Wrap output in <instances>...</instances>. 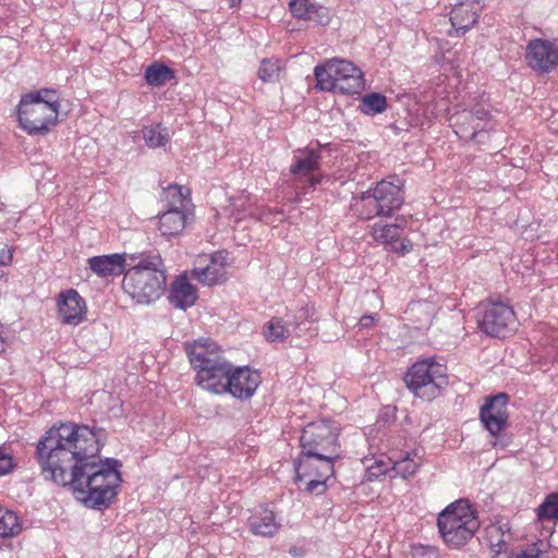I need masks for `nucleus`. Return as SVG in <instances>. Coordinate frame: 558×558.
<instances>
[{"mask_svg": "<svg viewBox=\"0 0 558 558\" xmlns=\"http://www.w3.org/2000/svg\"><path fill=\"white\" fill-rule=\"evenodd\" d=\"M411 558H439V550L435 546L414 544L411 546Z\"/></svg>", "mask_w": 558, "mask_h": 558, "instance_id": "nucleus-40", "label": "nucleus"}, {"mask_svg": "<svg viewBox=\"0 0 558 558\" xmlns=\"http://www.w3.org/2000/svg\"><path fill=\"white\" fill-rule=\"evenodd\" d=\"M469 112H472L473 119L476 122H480L482 125L487 126L489 113V105L485 102L475 104L471 109H468Z\"/></svg>", "mask_w": 558, "mask_h": 558, "instance_id": "nucleus-41", "label": "nucleus"}, {"mask_svg": "<svg viewBox=\"0 0 558 558\" xmlns=\"http://www.w3.org/2000/svg\"><path fill=\"white\" fill-rule=\"evenodd\" d=\"M12 251L3 243H0V266H8L12 262Z\"/></svg>", "mask_w": 558, "mask_h": 558, "instance_id": "nucleus-44", "label": "nucleus"}, {"mask_svg": "<svg viewBox=\"0 0 558 558\" xmlns=\"http://www.w3.org/2000/svg\"><path fill=\"white\" fill-rule=\"evenodd\" d=\"M197 296L196 287L182 275L171 283L168 299L175 308L185 311L195 304Z\"/></svg>", "mask_w": 558, "mask_h": 558, "instance_id": "nucleus-19", "label": "nucleus"}, {"mask_svg": "<svg viewBox=\"0 0 558 558\" xmlns=\"http://www.w3.org/2000/svg\"><path fill=\"white\" fill-rule=\"evenodd\" d=\"M174 77V71L160 62H154L145 70V81L150 86H162Z\"/></svg>", "mask_w": 558, "mask_h": 558, "instance_id": "nucleus-27", "label": "nucleus"}, {"mask_svg": "<svg viewBox=\"0 0 558 558\" xmlns=\"http://www.w3.org/2000/svg\"><path fill=\"white\" fill-rule=\"evenodd\" d=\"M483 8V0L459 1L450 13L451 29L449 31V35L452 36L453 33L459 35L460 32L464 34L468 29L473 27Z\"/></svg>", "mask_w": 558, "mask_h": 558, "instance_id": "nucleus-15", "label": "nucleus"}, {"mask_svg": "<svg viewBox=\"0 0 558 558\" xmlns=\"http://www.w3.org/2000/svg\"><path fill=\"white\" fill-rule=\"evenodd\" d=\"M58 312L62 323L76 326L86 316V303L74 289L62 291L57 299Z\"/></svg>", "mask_w": 558, "mask_h": 558, "instance_id": "nucleus-16", "label": "nucleus"}, {"mask_svg": "<svg viewBox=\"0 0 558 558\" xmlns=\"http://www.w3.org/2000/svg\"><path fill=\"white\" fill-rule=\"evenodd\" d=\"M490 558H514V554L509 551V547L490 550Z\"/></svg>", "mask_w": 558, "mask_h": 558, "instance_id": "nucleus-45", "label": "nucleus"}, {"mask_svg": "<svg viewBox=\"0 0 558 558\" xmlns=\"http://www.w3.org/2000/svg\"><path fill=\"white\" fill-rule=\"evenodd\" d=\"M362 463L365 468V472H366L365 476L368 481L377 480L381 475H385L392 468L391 459L385 460V458L383 456H380L378 458L365 457L362 460Z\"/></svg>", "mask_w": 558, "mask_h": 558, "instance_id": "nucleus-31", "label": "nucleus"}, {"mask_svg": "<svg viewBox=\"0 0 558 558\" xmlns=\"http://www.w3.org/2000/svg\"><path fill=\"white\" fill-rule=\"evenodd\" d=\"M478 328L490 337L505 338L515 329V314L508 304L489 302L477 319Z\"/></svg>", "mask_w": 558, "mask_h": 558, "instance_id": "nucleus-9", "label": "nucleus"}, {"mask_svg": "<svg viewBox=\"0 0 558 558\" xmlns=\"http://www.w3.org/2000/svg\"><path fill=\"white\" fill-rule=\"evenodd\" d=\"M289 8L295 19L312 21L320 25L329 22L328 9L310 0H291Z\"/></svg>", "mask_w": 558, "mask_h": 558, "instance_id": "nucleus-20", "label": "nucleus"}, {"mask_svg": "<svg viewBox=\"0 0 558 558\" xmlns=\"http://www.w3.org/2000/svg\"><path fill=\"white\" fill-rule=\"evenodd\" d=\"M185 352L191 365L197 373L198 369H203V367L215 363L217 360L223 359L217 343L209 339H199L193 343L185 344Z\"/></svg>", "mask_w": 558, "mask_h": 558, "instance_id": "nucleus-17", "label": "nucleus"}, {"mask_svg": "<svg viewBox=\"0 0 558 558\" xmlns=\"http://www.w3.org/2000/svg\"><path fill=\"white\" fill-rule=\"evenodd\" d=\"M13 469L12 457L0 450V476L8 474Z\"/></svg>", "mask_w": 558, "mask_h": 558, "instance_id": "nucleus-43", "label": "nucleus"}, {"mask_svg": "<svg viewBox=\"0 0 558 558\" xmlns=\"http://www.w3.org/2000/svg\"><path fill=\"white\" fill-rule=\"evenodd\" d=\"M329 477L311 476L299 484V488L310 494L322 495L326 490V481Z\"/></svg>", "mask_w": 558, "mask_h": 558, "instance_id": "nucleus-38", "label": "nucleus"}, {"mask_svg": "<svg viewBox=\"0 0 558 558\" xmlns=\"http://www.w3.org/2000/svg\"><path fill=\"white\" fill-rule=\"evenodd\" d=\"M190 191L183 186L173 184L169 185L165 190V198L168 204V208L178 209H191V199L189 197Z\"/></svg>", "mask_w": 558, "mask_h": 558, "instance_id": "nucleus-29", "label": "nucleus"}, {"mask_svg": "<svg viewBox=\"0 0 558 558\" xmlns=\"http://www.w3.org/2000/svg\"><path fill=\"white\" fill-rule=\"evenodd\" d=\"M192 220L193 211L191 209L168 208L159 215V230L163 236L178 235Z\"/></svg>", "mask_w": 558, "mask_h": 558, "instance_id": "nucleus-18", "label": "nucleus"}, {"mask_svg": "<svg viewBox=\"0 0 558 558\" xmlns=\"http://www.w3.org/2000/svg\"><path fill=\"white\" fill-rule=\"evenodd\" d=\"M22 531V522L17 514L0 506V537L10 538Z\"/></svg>", "mask_w": 558, "mask_h": 558, "instance_id": "nucleus-28", "label": "nucleus"}, {"mask_svg": "<svg viewBox=\"0 0 558 558\" xmlns=\"http://www.w3.org/2000/svg\"><path fill=\"white\" fill-rule=\"evenodd\" d=\"M289 553H290L292 556H294V557H299V556H301V555H302V554H301V550H300L299 548H296V547H291V548H290V550H289Z\"/></svg>", "mask_w": 558, "mask_h": 558, "instance_id": "nucleus-48", "label": "nucleus"}, {"mask_svg": "<svg viewBox=\"0 0 558 558\" xmlns=\"http://www.w3.org/2000/svg\"><path fill=\"white\" fill-rule=\"evenodd\" d=\"M447 368L434 359H425L414 363L405 373L404 381L413 395L430 401L439 396L447 386Z\"/></svg>", "mask_w": 558, "mask_h": 558, "instance_id": "nucleus-8", "label": "nucleus"}, {"mask_svg": "<svg viewBox=\"0 0 558 558\" xmlns=\"http://www.w3.org/2000/svg\"><path fill=\"white\" fill-rule=\"evenodd\" d=\"M226 393H230L234 398L246 400L250 399L260 384V375L258 372L247 366L233 367L229 379L226 381Z\"/></svg>", "mask_w": 558, "mask_h": 558, "instance_id": "nucleus-14", "label": "nucleus"}, {"mask_svg": "<svg viewBox=\"0 0 558 558\" xmlns=\"http://www.w3.org/2000/svg\"><path fill=\"white\" fill-rule=\"evenodd\" d=\"M525 61L533 71L549 73L558 65V47L547 39H532L526 46Z\"/></svg>", "mask_w": 558, "mask_h": 558, "instance_id": "nucleus-12", "label": "nucleus"}, {"mask_svg": "<svg viewBox=\"0 0 558 558\" xmlns=\"http://www.w3.org/2000/svg\"><path fill=\"white\" fill-rule=\"evenodd\" d=\"M437 525L444 542L451 548H460L478 530L480 520L466 501L459 500L440 512Z\"/></svg>", "mask_w": 558, "mask_h": 558, "instance_id": "nucleus-5", "label": "nucleus"}, {"mask_svg": "<svg viewBox=\"0 0 558 558\" xmlns=\"http://www.w3.org/2000/svg\"><path fill=\"white\" fill-rule=\"evenodd\" d=\"M359 108L367 116H375L386 110L387 99L379 93H369L362 98Z\"/></svg>", "mask_w": 558, "mask_h": 558, "instance_id": "nucleus-32", "label": "nucleus"}, {"mask_svg": "<svg viewBox=\"0 0 558 558\" xmlns=\"http://www.w3.org/2000/svg\"><path fill=\"white\" fill-rule=\"evenodd\" d=\"M507 403V395L498 393L487 399L480 411V418L482 423L494 437V439L489 441L494 448H505L508 445V440L506 438L498 437L499 433L508 425Z\"/></svg>", "mask_w": 558, "mask_h": 558, "instance_id": "nucleus-10", "label": "nucleus"}, {"mask_svg": "<svg viewBox=\"0 0 558 558\" xmlns=\"http://www.w3.org/2000/svg\"><path fill=\"white\" fill-rule=\"evenodd\" d=\"M486 534L490 550L509 547L508 541L505 538L506 535L500 526L493 525L488 527Z\"/></svg>", "mask_w": 558, "mask_h": 558, "instance_id": "nucleus-39", "label": "nucleus"}, {"mask_svg": "<svg viewBox=\"0 0 558 558\" xmlns=\"http://www.w3.org/2000/svg\"><path fill=\"white\" fill-rule=\"evenodd\" d=\"M404 202L403 192L399 184L381 180L373 189L363 192L355 207L363 219L374 217H390L401 208Z\"/></svg>", "mask_w": 558, "mask_h": 558, "instance_id": "nucleus-7", "label": "nucleus"}, {"mask_svg": "<svg viewBox=\"0 0 558 558\" xmlns=\"http://www.w3.org/2000/svg\"><path fill=\"white\" fill-rule=\"evenodd\" d=\"M59 98L53 89L41 88L22 96L17 117L20 125L31 135L47 134L57 123Z\"/></svg>", "mask_w": 558, "mask_h": 558, "instance_id": "nucleus-3", "label": "nucleus"}, {"mask_svg": "<svg viewBox=\"0 0 558 558\" xmlns=\"http://www.w3.org/2000/svg\"><path fill=\"white\" fill-rule=\"evenodd\" d=\"M315 457H313L314 459ZM295 482L302 483L306 477L320 476L330 477L332 474H323L320 471V461H312L308 452L301 451L300 457L294 461Z\"/></svg>", "mask_w": 558, "mask_h": 558, "instance_id": "nucleus-26", "label": "nucleus"}, {"mask_svg": "<svg viewBox=\"0 0 558 558\" xmlns=\"http://www.w3.org/2000/svg\"><path fill=\"white\" fill-rule=\"evenodd\" d=\"M218 254L210 256V263L205 266H195L192 275L203 284L214 286L226 280L225 263Z\"/></svg>", "mask_w": 558, "mask_h": 558, "instance_id": "nucleus-23", "label": "nucleus"}, {"mask_svg": "<svg viewBox=\"0 0 558 558\" xmlns=\"http://www.w3.org/2000/svg\"><path fill=\"white\" fill-rule=\"evenodd\" d=\"M314 74L317 87L324 92L351 95L364 88L363 72L347 60L333 59L316 65Z\"/></svg>", "mask_w": 558, "mask_h": 558, "instance_id": "nucleus-6", "label": "nucleus"}, {"mask_svg": "<svg viewBox=\"0 0 558 558\" xmlns=\"http://www.w3.org/2000/svg\"><path fill=\"white\" fill-rule=\"evenodd\" d=\"M322 155L319 148L305 147L293 151L290 174L295 184H306L315 189L322 181L316 172L320 168Z\"/></svg>", "mask_w": 558, "mask_h": 558, "instance_id": "nucleus-11", "label": "nucleus"}, {"mask_svg": "<svg viewBox=\"0 0 558 558\" xmlns=\"http://www.w3.org/2000/svg\"><path fill=\"white\" fill-rule=\"evenodd\" d=\"M452 118L454 119V133L461 138L477 141L481 133L485 131V125L476 122L468 109L456 113Z\"/></svg>", "mask_w": 558, "mask_h": 558, "instance_id": "nucleus-24", "label": "nucleus"}, {"mask_svg": "<svg viewBox=\"0 0 558 558\" xmlns=\"http://www.w3.org/2000/svg\"><path fill=\"white\" fill-rule=\"evenodd\" d=\"M291 335L289 325L286 326L281 318L270 319L264 327V336L268 341H283Z\"/></svg>", "mask_w": 558, "mask_h": 558, "instance_id": "nucleus-33", "label": "nucleus"}, {"mask_svg": "<svg viewBox=\"0 0 558 558\" xmlns=\"http://www.w3.org/2000/svg\"><path fill=\"white\" fill-rule=\"evenodd\" d=\"M373 236L376 241L381 243H393L396 242L401 234V228L399 225H379L375 223L373 226Z\"/></svg>", "mask_w": 558, "mask_h": 558, "instance_id": "nucleus-35", "label": "nucleus"}, {"mask_svg": "<svg viewBox=\"0 0 558 558\" xmlns=\"http://www.w3.org/2000/svg\"><path fill=\"white\" fill-rule=\"evenodd\" d=\"M89 268L99 277L125 274L126 260L121 254L94 256L88 259Z\"/></svg>", "mask_w": 558, "mask_h": 558, "instance_id": "nucleus-22", "label": "nucleus"}, {"mask_svg": "<svg viewBox=\"0 0 558 558\" xmlns=\"http://www.w3.org/2000/svg\"><path fill=\"white\" fill-rule=\"evenodd\" d=\"M133 264H129L122 287L137 304L148 305L163 294L167 276L159 254L131 256Z\"/></svg>", "mask_w": 558, "mask_h": 558, "instance_id": "nucleus-2", "label": "nucleus"}, {"mask_svg": "<svg viewBox=\"0 0 558 558\" xmlns=\"http://www.w3.org/2000/svg\"><path fill=\"white\" fill-rule=\"evenodd\" d=\"M247 525L252 534L263 537L274 536L280 527L274 511L263 507L256 509L250 515Z\"/></svg>", "mask_w": 558, "mask_h": 558, "instance_id": "nucleus-21", "label": "nucleus"}, {"mask_svg": "<svg viewBox=\"0 0 558 558\" xmlns=\"http://www.w3.org/2000/svg\"><path fill=\"white\" fill-rule=\"evenodd\" d=\"M374 320H375L374 315H364L360 318L359 326L361 328H369L374 324Z\"/></svg>", "mask_w": 558, "mask_h": 558, "instance_id": "nucleus-46", "label": "nucleus"}, {"mask_svg": "<svg viewBox=\"0 0 558 558\" xmlns=\"http://www.w3.org/2000/svg\"><path fill=\"white\" fill-rule=\"evenodd\" d=\"M100 436L87 425L53 426L37 442L41 473L58 485L70 486L86 507L102 509L117 495L120 462L98 459Z\"/></svg>", "mask_w": 558, "mask_h": 558, "instance_id": "nucleus-1", "label": "nucleus"}, {"mask_svg": "<svg viewBox=\"0 0 558 558\" xmlns=\"http://www.w3.org/2000/svg\"><path fill=\"white\" fill-rule=\"evenodd\" d=\"M304 308V312H305V316H306V319L307 320H315L316 318L314 317L315 315V308L313 306H305L303 307Z\"/></svg>", "mask_w": 558, "mask_h": 558, "instance_id": "nucleus-47", "label": "nucleus"}, {"mask_svg": "<svg viewBox=\"0 0 558 558\" xmlns=\"http://www.w3.org/2000/svg\"><path fill=\"white\" fill-rule=\"evenodd\" d=\"M514 558H550L549 544L544 539H538L520 548L514 554Z\"/></svg>", "mask_w": 558, "mask_h": 558, "instance_id": "nucleus-34", "label": "nucleus"}, {"mask_svg": "<svg viewBox=\"0 0 558 558\" xmlns=\"http://www.w3.org/2000/svg\"><path fill=\"white\" fill-rule=\"evenodd\" d=\"M558 519V493L549 494L537 508V520L547 533H551Z\"/></svg>", "mask_w": 558, "mask_h": 558, "instance_id": "nucleus-25", "label": "nucleus"}, {"mask_svg": "<svg viewBox=\"0 0 558 558\" xmlns=\"http://www.w3.org/2000/svg\"><path fill=\"white\" fill-rule=\"evenodd\" d=\"M417 466L418 463L410 458L409 453H407L403 458L392 462V470L396 471L397 475H400L403 478L413 476L417 470Z\"/></svg>", "mask_w": 558, "mask_h": 558, "instance_id": "nucleus-37", "label": "nucleus"}, {"mask_svg": "<svg viewBox=\"0 0 558 558\" xmlns=\"http://www.w3.org/2000/svg\"><path fill=\"white\" fill-rule=\"evenodd\" d=\"M338 436V427L327 421L312 422L302 430V451L320 461L323 474H333V461L340 456Z\"/></svg>", "mask_w": 558, "mask_h": 558, "instance_id": "nucleus-4", "label": "nucleus"}, {"mask_svg": "<svg viewBox=\"0 0 558 558\" xmlns=\"http://www.w3.org/2000/svg\"><path fill=\"white\" fill-rule=\"evenodd\" d=\"M232 366L226 359L217 360L215 363L203 367V369H198L195 381L203 389L213 393H226V381L229 379Z\"/></svg>", "mask_w": 558, "mask_h": 558, "instance_id": "nucleus-13", "label": "nucleus"}, {"mask_svg": "<svg viewBox=\"0 0 558 558\" xmlns=\"http://www.w3.org/2000/svg\"><path fill=\"white\" fill-rule=\"evenodd\" d=\"M142 133L146 145L150 148L162 147L170 140L169 130L161 124L145 126Z\"/></svg>", "mask_w": 558, "mask_h": 558, "instance_id": "nucleus-30", "label": "nucleus"}, {"mask_svg": "<svg viewBox=\"0 0 558 558\" xmlns=\"http://www.w3.org/2000/svg\"><path fill=\"white\" fill-rule=\"evenodd\" d=\"M241 2V0H230V7L233 8L238 5Z\"/></svg>", "mask_w": 558, "mask_h": 558, "instance_id": "nucleus-49", "label": "nucleus"}, {"mask_svg": "<svg viewBox=\"0 0 558 558\" xmlns=\"http://www.w3.org/2000/svg\"><path fill=\"white\" fill-rule=\"evenodd\" d=\"M281 68L279 59H264L257 72L258 77L265 83H274L279 80Z\"/></svg>", "mask_w": 558, "mask_h": 558, "instance_id": "nucleus-36", "label": "nucleus"}, {"mask_svg": "<svg viewBox=\"0 0 558 558\" xmlns=\"http://www.w3.org/2000/svg\"><path fill=\"white\" fill-rule=\"evenodd\" d=\"M307 320L306 319V316H305V312H304V308L302 307L301 310L298 311V313L293 316V320L289 322V326H293V332L296 335V336H301L300 331L302 330L301 329V326L302 324Z\"/></svg>", "mask_w": 558, "mask_h": 558, "instance_id": "nucleus-42", "label": "nucleus"}]
</instances>
